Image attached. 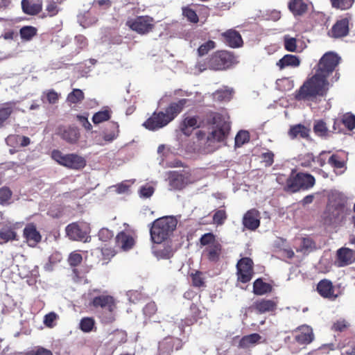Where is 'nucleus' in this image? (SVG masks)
<instances>
[{"label": "nucleus", "mask_w": 355, "mask_h": 355, "mask_svg": "<svg viewBox=\"0 0 355 355\" xmlns=\"http://www.w3.org/2000/svg\"><path fill=\"white\" fill-rule=\"evenodd\" d=\"M157 311V307L154 302H148L143 309L144 314L148 318H151L154 315Z\"/></svg>", "instance_id": "59"}, {"label": "nucleus", "mask_w": 355, "mask_h": 355, "mask_svg": "<svg viewBox=\"0 0 355 355\" xmlns=\"http://www.w3.org/2000/svg\"><path fill=\"white\" fill-rule=\"evenodd\" d=\"M328 87L327 79L315 73L311 78L307 79L296 92L295 99L305 101L312 100L317 96H324L327 93Z\"/></svg>", "instance_id": "3"}, {"label": "nucleus", "mask_w": 355, "mask_h": 355, "mask_svg": "<svg viewBox=\"0 0 355 355\" xmlns=\"http://www.w3.org/2000/svg\"><path fill=\"white\" fill-rule=\"evenodd\" d=\"M110 128L111 131L107 133H104L103 139L107 142H112L119 136V126L116 122H111L110 123Z\"/></svg>", "instance_id": "43"}, {"label": "nucleus", "mask_w": 355, "mask_h": 355, "mask_svg": "<svg viewBox=\"0 0 355 355\" xmlns=\"http://www.w3.org/2000/svg\"><path fill=\"white\" fill-rule=\"evenodd\" d=\"M136 238V234L132 231H121L115 238L116 245L123 251H128L135 246Z\"/></svg>", "instance_id": "16"}, {"label": "nucleus", "mask_w": 355, "mask_h": 355, "mask_svg": "<svg viewBox=\"0 0 355 355\" xmlns=\"http://www.w3.org/2000/svg\"><path fill=\"white\" fill-rule=\"evenodd\" d=\"M355 261V251L348 248H341L336 252V263L339 267H344Z\"/></svg>", "instance_id": "22"}, {"label": "nucleus", "mask_w": 355, "mask_h": 355, "mask_svg": "<svg viewBox=\"0 0 355 355\" xmlns=\"http://www.w3.org/2000/svg\"><path fill=\"white\" fill-rule=\"evenodd\" d=\"M65 231L67 236L72 241H84L85 242L88 238L87 232L83 230L78 223L69 224L66 227Z\"/></svg>", "instance_id": "21"}, {"label": "nucleus", "mask_w": 355, "mask_h": 355, "mask_svg": "<svg viewBox=\"0 0 355 355\" xmlns=\"http://www.w3.org/2000/svg\"><path fill=\"white\" fill-rule=\"evenodd\" d=\"M315 338L313 329L306 324L298 327L295 330L294 340L300 345L306 346Z\"/></svg>", "instance_id": "17"}, {"label": "nucleus", "mask_w": 355, "mask_h": 355, "mask_svg": "<svg viewBox=\"0 0 355 355\" xmlns=\"http://www.w3.org/2000/svg\"><path fill=\"white\" fill-rule=\"evenodd\" d=\"M166 181L171 191H181L193 183L191 174L184 170L168 171Z\"/></svg>", "instance_id": "10"}, {"label": "nucleus", "mask_w": 355, "mask_h": 355, "mask_svg": "<svg viewBox=\"0 0 355 355\" xmlns=\"http://www.w3.org/2000/svg\"><path fill=\"white\" fill-rule=\"evenodd\" d=\"M274 157L275 154L270 150H268L267 152L263 153L261 155L262 162L264 163V166L266 167H270L273 164Z\"/></svg>", "instance_id": "57"}, {"label": "nucleus", "mask_w": 355, "mask_h": 355, "mask_svg": "<svg viewBox=\"0 0 355 355\" xmlns=\"http://www.w3.org/2000/svg\"><path fill=\"white\" fill-rule=\"evenodd\" d=\"M227 219V214L224 209L217 210L213 216V222L217 225H221Z\"/></svg>", "instance_id": "56"}, {"label": "nucleus", "mask_w": 355, "mask_h": 355, "mask_svg": "<svg viewBox=\"0 0 355 355\" xmlns=\"http://www.w3.org/2000/svg\"><path fill=\"white\" fill-rule=\"evenodd\" d=\"M234 58L233 55L227 51H217L209 58L207 66L213 70H224L232 64Z\"/></svg>", "instance_id": "12"}, {"label": "nucleus", "mask_w": 355, "mask_h": 355, "mask_svg": "<svg viewBox=\"0 0 355 355\" xmlns=\"http://www.w3.org/2000/svg\"><path fill=\"white\" fill-rule=\"evenodd\" d=\"M349 18L345 17L338 20L328 32V35L334 38H340L348 35Z\"/></svg>", "instance_id": "20"}, {"label": "nucleus", "mask_w": 355, "mask_h": 355, "mask_svg": "<svg viewBox=\"0 0 355 355\" xmlns=\"http://www.w3.org/2000/svg\"><path fill=\"white\" fill-rule=\"evenodd\" d=\"M85 98V94L80 89H73L67 97V101L72 104L81 102Z\"/></svg>", "instance_id": "44"}, {"label": "nucleus", "mask_w": 355, "mask_h": 355, "mask_svg": "<svg viewBox=\"0 0 355 355\" xmlns=\"http://www.w3.org/2000/svg\"><path fill=\"white\" fill-rule=\"evenodd\" d=\"M202 318V311L200 309V305L196 303H192L190 306V315L185 319V324L187 325H191Z\"/></svg>", "instance_id": "36"}, {"label": "nucleus", "mask_w": 355, "mask_h": 355, "mask_svg": "<svg viewBox=\"0 0 355 355\" xmlns=\"http://www.w3.org/2000/svg\"><path fill=\"white\" fill-rule=\"evenodd\" d=\"M332 8L345 10L349 9L354 3V0H330Z\"/></svg>", "instance_id": "47"}, {"label": "nucleus", "mask_w": 355, "mask_h": 355, "mask_svg": "<svg viewBox=\"0 0 355 355\" xmlns=\"http://www.w3.org/2000/svg\"><path fill=\"white\" fill-rule=\"evenodd\" d=\"M103 323L110 324L115 320L116 300L112 295H101L92 299L89 304Z\"/></svg>", "instance_id": "4"}, {"label": "nucleus", "mask_w": 355, "mask_h": 355, "mask_svg": "<svg viewBox=\"0 0 355 355\" xmlns=\"http://www.w3.org/2000/svg\"><path fill=\"white\" fill-rule=\"evenodd\" d=\"M177 219L172 216H166L156 219L151 224L150 238L153 243L160 244L166 240L175 230Z\"/></svg>", "instance_id": "5"}, {"label": "nucleus", "mask_w": 355, "mask_h": 355, "mask_svg": "<svg viewBox=\"0 0 355 355\" xmlns=\"http://www.w3.org/2000/svg\"><path fill=\"white\" fill-rule=\"evenodd\" d=\"M183 15L187 19L192 23H197L199 20L198 16L197 15L195 10L191 8H186L183 9Z\"/></svg>", "instance_id": "62"}, {"label": "nucleus", "mask_w": 355, "mask_h": 355, "mask_svg": "<svg viewBox=\"0 0 355 355\" xmlns=\"http://www.w3.org/2000/svg\"><path fill=\"white\" fill-rule=\"evenodd\" d=\"M37 33V29L32 26H25L19 31L20 37L22 40L29 41Z\"/></svg>", "instance_id": "40"}, {"label": "nucleus", "mask_w": 355, "mask_h": 355, "mask_svg": "<svg viewBox=\"0 0 355 355\" xmlns=\"http://www.w3.org/2000/svg\"><path fill=\"white\" fill-rule=\"evenodd\" d=\"M16 236V232L10 228H3L0 231V238L5 242L15 240Z\"/></svg>", "instance_id": "54"}, {"label": "nucleus", "mask_w": 355, "mask_h": 355, "mask_svg": "<svg viewBox=\"0 0 355 355\" xmlns=\"http://www.w3.org/2000/svg\"><path fill=\"white\" fill-rule=\"evenodd\" d=\"M58 318V315L52 311L44 315L43 322L46 327L53 328L56 325V320Z\"/></svg>", "instance_id": "50"}, {"label": "nucleus", "mask_w": 355, "mask_h": 355, "mask_svg": "<svg viewBox=\"0 0 355 355\" xmlns=\"http://www.w3.org/2000/svg\"><path fill=\"white\" fill-rule=\"evenodd\" d=\"M218 242L216 239V236L211 232L204 234L200 239V245L206 247L214 245Z\"/></svg>", "instance_id": "49"}, {"label": "nucleus", "mask_w": 355, "mask_h": 355, "mask_svg": "<svg viewBox=\"0 0 355 355\" xmlns=\"http://www.w3.org/2000/svg\"><path fill=\"white\" fill-rule=\"evenodd\" d=\"M155 255L159 259H169L173 255L171 245H164L154 249Z\"/></svg>", "instance_id": "38"}, {"label": "nucleus", "mask_w": 355, "mask_h": 355, "mask_svg": "<svg viewBox=\"0 0 355 355\" xmlns=\"http://www.w3.org/2000/svg\"><path fill=\"white\" fill-rule=\"evenodd\" d=\"M315 183V178L304 173H296L295 169L292 170L289 177L286 182V191L295 193L301 189L308 190L312 188Z\"/></svg>", "instance_id": "6"}, {"label": "nucleus", "mask_w": 355, "mask_h": 355, "mask_svg": "<svg viewBox=\"0 0 355 355\" xmlns=\"http://www.w3.org/2000/svg\"><path fill=\"white\" fill-rule=\"evenodd\" d=\"M315 162V157L313 153H306L300 159V166L302 167H311L312 163Z\"/></svg>", "instance_id": "58"}, {"label": "nucleus", "mask_w": 355, "mask_h": 355, "mask_svg": "<svg viewBox=\"0 0 355 355\" xmlns=\"http://www.w3.org/2000/svg\"><path fill=\"white\" fill-rule=\"evenodd\" d=\"M55 134L69 144H76L80 138V132L77 128L72 126L59 125Z\"/></svg>", "instance_id": "18"}, {"label": "nucleus", "mask_w": 355, "mask_h": 355, "mask_svg": "<svg viewBox=\"0 0 355 355\" xmlns=\"http://www.w3.org/2000/svg\"><path fill=\"white\" fill-rule=\"evenodd\" d=\"M328 164H329L335 170L343 169L340 173H343L345 167V162L336 154H333L328 158Z\"/></svg>", "instance_id": "39"}, {"label": "nucleus", "mask_w": 355, "mask_h": 355, "mask_svg": "<svg viewBox=\"0 0 355 355\" xmlns=\"http://www.w3.org/2000/svg\"><path fill=\"white\" fill-rule=\"evenodd\" d=\"M340 60V58L334 52L324 53L317 64L315 73L327 79L329 75L335 71Z\"/></svg>", "instance_id": "9"}, {"label": "nucleus", "mask_w": 355, "mask_h": 355, "mask_svg": "<svg viewBox=\"0 0 355 355\" xmlns=\"http://www.w3.org/2000/svg\"><path fill=\"white\" fill-rule=\"evenodd\" d=\"M46 101L49 104H55L58 102L60 94L54 89H49L43 93Z\"/></svg>", "instance_id": "53"}, {"label": "nucleus", "mask_w": 355, "mask_h": 355, "mask_svg": "<svg viewBox=\"0 0 355 355\" xmlns=\"http://www.w3.org/2000/svg\"><path fill=\"white\" fill-rule=\"evenodd\" d=\"M103 255V263H107L110 259L116 254V251L111 248H103L101 250Z\"/></svg>", "instance_id": "61"}, {"label": "nucleus", "mask_w": 355, "mask_h": 355, "mask_svg": "<svg viewBox=\"0 0 355 355\" xmlns=\"http://www.w3.org/2000/svg\"><path fill=\"white\" fill-rule=\"evenodd\" d=\"M350 213L351 209L348 207L347 198L342 193L334 191L328 196L322 220L325 225L336 227L341 225Z\"/></svg>", "instance_id": "1"}, {"label": "nucleus", "mask_w": 355, "mask_h": 355, "mask_svg": "<svg viewBox=\"0 0 355 355\" xmlns=\"http://www.w3.org/2000/svg\"><path fill=\"white\" fill-rule=\"evenodd\" d=\"M236 268L238 282L246 284L251 281L254 274V263L252 259L241 258L238 261Z\"/></svg>", "instance_id": "13"}, {"label": "nucleus", "mask_w": 355, "mask_h": 355, "mask_svg": "<svg viewBox=\"0 0 355 355\" xmlns=\"http://www.w3.org/2000/svg\"><path fill=\"white\" fill-rule=\"evenodd\" d=\"M16 108V103L9 101L0 105V128H3L6 121L10 118Z\"/></svg>", "instance_id": "29"}, {"label": "nucleus", "mask_w": 355, "mask_h": 355, "mask_svg": "<svg viewBox=\"0 0 355 355\" xmlns=\"http://www.w3.org/2000/svg\"><path fill=\"white\" fill-rule=\"evenodd\" d=\"M191 277L193 286L202 287L205 286V278L202 272L197 270L194 273L191 274Z\"/></svg>", "instance_id": "52"}, {"label": "nucleus", "mask_w": 355, "mask_h": 355, "mask_svg": "<svg viewBox=\"0 0 355 355\" xmlns=\"http://www.w3.org/2000/svg\"><path fill=\"white\" fill-rule=\"evenodd\" d=\"M232 90L228 89H221L216 90L213 93V98L218 101H228L232 98Z\"/></svg>", "instance_id": "46"}, {"label": "nucleus", "mask_w": 355, "mask_h": 355, "mask_svg": "<svg viewBox=\"0 0 355 355\" xmlns=\"http://www.w3.org/2000/svg\"><path fill=\"white\" fill-rule=\"evenodd\" d=\"M300 64V60L297 55L286 54L282 58L277 62V66L280 69H283L287 67H296Z\"/></svg>", "instance_id": "33"}, {"label": "nucleus", "mask_w": 355, "mask_h": 355, "mask_svg": "<svg viewBox=\"0 0 355 355\" xmlns=\"http://www.w3.org/2000/svg\"><path fill=\"white\" fill-rule=\"evenodd\" d=\"M222 250V245L218 242L206 247L203 251V254L210 262L216 263L220 260Z\"/></svg>", "instance_id": "27"}, {"label": "nucleus", "mask_w": 355, "mask_h": 355, "mask_svg": "<svg viewBox=\"0 0 355 355\" xmlns=\"http://www.w3.org/2000/svg\"><path fill=\"white\" fill-rule=\"evenodd\" d=\"M182 347V339L173 336H166L159 342L156 355H171L174 351H178Z\"/></svg>", "instance_id": "14"}, {"label": "nucleus", "mask_w": 355, "mask_h": 355, "mask_svg": "<svg viewBox=\"0 0 355 355\" xmlns=\"http://www.w3.org/2000/svg\"><path fill=\"white\" fill-rule=\"evenodd\" d=\"M82 255L76 252L71 253L68 260L69 265L73 267L78 266L82 262Z\"/></svg>", "instance_id": "63"}, {"label": "nucleus", "mask_w": 355, "mask_h": 355, "mask_svg": "<svg viewBox=\"0 0 355 355\" xmlns=\"http://www.w3.org/2000/svg\"><path fill=\"white\" fill-rule=\"evenodd\" d=\"M188 102V99L182 98L177 102H173L165 109V112H155L143 123V125L149 130H156L168 125L183 110Z\"/></svg>", "instance_id": "2"}, {"label": "nucleus", "mask_w": 355, "mask_h": 355, "mask_svg": "<svg viewBox=\"0 0 355 355\" xmlns=\"http://www.w3.org/2000/svg\"><path fill=\"white\" fill-rule=\"evenodd\" d=\"M313 130L315 135L321 138L329 137V128L327 123L323 119L315 120L313 123Z\"/></svg>", "instance_id": "34"}, {"label": "nucleus", "mask_w": 355, "mask_h": 355, "mask_svg": "<svg viewBox=\"0 0 355 355\" xmlns=\"http://www.w3.org/2000/svg\"><path fill=\"white\" fill-rule=\"evenodd\" d=\"M199 127L200 125L198 123L197 116L185 117L180 125L181 132L187 136H189L192 133L193 129L198 128Z\"/></svg>", "instance_id": "30"}, {"label": "nucleus", "mask_w": 355, "mask_h": 355, "mask_svg": "<svg viewBox=\"0 0 355 355\" xmlns=\"http://www.w3.org/2000/svg\"><path fill=\"white\" fill-rule=\"evenodd\" d=\"M343 125L347 130H352L355 128V116L353 114L344 115L341 119H335L333 129H336V125Z\"/></svg>", "instance_id": "37"}, {"label": "nucleus", "mask_w": 355, "mask_h": 355, "mask_svg": "<svg viewBox=\"0 0 355 355\" xmlns=\"http://www.w3.org/2000/svg\"><path fill=\"white\" fill-rule=\"evenodd\" d=\"M264 343H266V339H263L262 336L259 334L253 333L243 336L239 340V347L241 349H247L257 344Z\"/></svg>", "instance_id": "26"}, {"label": "nucleus", "mask_w": 355, "mask_h": 355, "mask_svg": "<svg viewBox=\"0 0 355 355\" xmlns=\"http://www.w3.org/2000/svg\"><path fill=\"white\" fill-rule=\"evenodd\" d=\"M51 157L58 164L72 170H81L87 164L85 157L76 153L63 154L57 149L51 151Z\"/></svg>", "instance_id": "8"}, {"label": "nucleus", "mask_w": 355, "mask_h": 355, "mask_svg": "<svg viewBox=\"0 0 355 355\" xmlns=\"http://www.w3.org/2000/svg\"><path fill=\"white\" fill-rule=\"evenodd\" d=\"M302 250L307 251L312 250L315 248V243L313 240L309 237H304L302 239L300 245Z\"/></svg>", "instance_id": "60"}, {"label": "nucleus", "mask_w": 355, "mask_h": 355, "mask_svg": "<svg viewBox=\"0 0 355 355\" xmlns=\"http://www.w3.org/2000/svg\"><path fill=\"white\" fill-rule=\"evenodd\" d=\"M95 327V320L92 318H83L79 324L80 329L85 332H91Z\"/></svg>", "instance_id": "45"}, {"label": "nucleus", "mask_w": 355, "mask_h": 355, "mask_svg": "<svg viewBox=\"0 0 355 355\" xmlns=\"http://www.w3.org/2000/svg\"><path fill=\"white\" fill-rule=\"evenodd\" d=\"M243 224L245 227L250 230H255L260 225L258 211L255 209L248 211L243 218Z\"/></svg>", "instance_id": "25"}, {"label": "nucleus", "mask_w": 355, "mask_h": 355, "mask_svg": "<svg viewBox=\"0 0 355 355\" xmlns=\"http://www.w3.org/2000/svg\"><path fill=\"white\" fill-rule=\"evenodd\" d=\"M272 286L266 282H264L261 278L257 279L253 283V293L257 295H262L270 293Z\"/></svg>", "instance_id": "35"}, {"label": "nucleus", "mask_w": 355, "mask_h": 355, "mask_svg": "<svg viewBox=\"0 0 355 355\" xmlns=\"http://www.w3.org/2000/svg\"><path fill=\"white\" fill-rule=\"evenodd\" d=\"M21 8L24 13L29 15H36L42 10V3H34L29 0L21 1Z\"/></svg>", "instance_id": "32"}, {"label": "nucleus", "mask_w": 355, "mask_h": 355, "mask_svg": "<svg viewBox=\"0 0 355 355\" xmlns=\"http://www.w3.org/2000/svg\"><path fill=\"white\" fill-rule=\"evenodd\" d=\"M277 302L268 299L257 300L252 304V309L259 314L275 311L277 309Z\"/></svg>", "instance_id": "23"}, {"label": "nucleus", "mask_w": 355, "mask_h": 355, "mask_svg": "<svg viewBox=\"0 0 355 355\" xmlns=\"http://www.w3.org/2000/svg\"><path fill=\"white\" fill-rule=\"evenodd\" d=\"M126 26L139 35H146L153 31L155 21L149 15L137 16L135 19H128Z\"/></svg>", "instance_id": "11"}, {"label": "nucleus", "mask_w": 355, "mask_h": 355, "mask_svg": "<svg viewBox=\"0 0 355 355\" xmlns=\"http://www.w3.org/2000/svg\"><path fill=\"white\" fill-rule=\"evenodd\" d=\"M316 291L323 298L335 300L341 295V292L336 289L331 281L327 279H321L317 284Z\"/></svg>", "instance_id": "15"}, {"label": "nucleus", "mask_w": 355, "mask_h": 355, "mask_svg": "<svg viewBox=\"0 0 355 355\" xmlns=\"http://www.w3.org/2000/svg\"><path fill=\"white\" fill-rule=\"evenodd\" d=\"M216 46V44L212 40H208L205 43L201 44L198 49V53L200 56L205 55L208 53V52L212 49H214Z\"/></svg>", "instance_id": "55"}, {"label": "nucleus", "mask_w": 355, "mask_h": 355, "mask_svg": "<svg viewBox=\"0 0 355 355\" xmlns=\"http://www.w3.org/2000/svg\"><path fill=\"white\" fill-rule=\"evenodd\" d=\"M111 110L108 108L101 110L93 115L92 121L94 124L107 121L111 118Z\"/></svg>", "instance_id": "41"}, {"label": "nucleus", "mask_w": 355, "mask_h": 355, "mask_svg": "<svg viewBox=\"0 0 355 355\" xmlns=\"http://www.w3.org/2000/svg\"><path fill=\"white\" fill-rule=\"evenodd\" d=\"M284 46L286 51L295 52L297 51V40L295 37L285 35L284 37Z\"/></svg>", "instance_id": "51"}, {"label": "nucleus", "mask_w": 355, "mask_h": 355, "mask_svg": "<svg viewBox=\"0 0 355 355\" xmlns=\"http://www.w3.org/2000/svg\"><path fill=\"white\" fill-rule=\"evenodd\" d=\"M221 36L225 44L232 48L239 47L243 44L241 34L235 30L230 29L223 33Z\"/></svg>", "instance_id": "24"}, {"label": "nucleus", "mask_w": 355, "mask_h": 355, "mask_svg": "<svg viewBox=\"0 0 355 355\" xmlns=\"http://www.w3.org/2000/svg\"><path fill=\"white\" fill-rule=\"evenodd\" d=\"M250 134L246 130H240L235 137V147H241L243 144L249 142Z\"/></svg>", "instance_id": "48"}, {"label": "nucleus", "mask_w": 355, "mask_h": 355, "mask_svg": "<svg viewBox=\"0 0 355 355\" xmlns=\"http://www.w3.org/2000/svg\"><path fill=\"white\" fill-rule=\"evenodd\" d=\"M12 191L6 186L0 188V205L5 206L10 204Z\"/></svg>", "instance_id": "42"}, {"label": "nucleus", "mask_w": 355, "mask_h": 355, "mask_svg": "<svg viewBox=\"0 0 355 355\" xmlns=\"http://www.w3.org/2000/svg\"><path fill=\"white\" fill-rule=\"evenodd\" d=\"M311 129L305 125L299 123L291 126L288 135L292 139L300 137L302 139H309L310 137Z\"/></svg>", "instance_id": "28"}, {"label": "nucleus", "mask_w": 355, "mask_h": 355, "mask_svg": "<svg viewBox=\"0 0 355 355\" xmlns=\"http://www.w3.org/2000/svg\"><path fill=\"white\" fill-rule=\"evenodd\" d=\"M23 236L27 244L35 247L42 240V235L34 223H28L23 230Z\"/></svg>", "instance_id": "19"}, {"label": "nucleus", "mask_w": 355, "mask_h": 355, "mask_svg": "<svg viewBox=\"0 0 355 355\" xmlns=\"http://www.w3.org/2000/svg\"><path fill=\"white\" fill-rule=\"evenodd\" d=\"M98 236L101 241L106 242L113 237V233L107 228H102L98 232Z\"/></svg>", "instance_id": "64"}, {"label": "nucleus", "mask_w": 355, "mask_h": 355, "mask_svg": "<svg viewBox=\"0 0 355 355\" xmlns=\"http://www.w3.org/2000/svg\"><path fill=\"white\" fill-rule=\"evenodd\" d=\"M289 10L295 16H302L308 10V5L303 0H290L288 5Z\"/></svg>", "instance_id": "31"}, {"label": "nucleus", "mask_w": 355, "mask_h": 355, "mask_svg": "<svg viewBox=\"0 0 355 355\" xmlns=\"http://www.w3.org/2000/svg\"><path fill=\"white\" fill-rule=\"evenodd\" d=\"M209 123L215 125L214 128L209 133L207 141L223 142L227 138L230 131V124L220 113H214Z\"/></svg>", "instance_id": "7"}]
</instances>
